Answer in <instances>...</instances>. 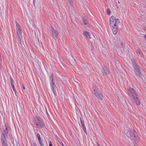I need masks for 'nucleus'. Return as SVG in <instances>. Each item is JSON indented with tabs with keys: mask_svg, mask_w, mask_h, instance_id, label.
<instances>
[{
	"mask_svg": "<svg viewBox=\"0 0 146 146\" xmlns=\"http://www.w3.org/2000/svg\"><path fill=\"white\" fill-rule=\"evenodd\" d=\"M33 123L36 125V127L39 129L43 128L45 126V124L42 119L39 116H37L35 118Z\"/></svg>",
	"mask_w": 146,
	"mask_h": 146,
	"instance_id": "f257e3e1",
	"label": "nucleus"
},
{
	"mask_svg": "<svg viewBox=\"0 0 146 146\" xmlns=\"http://www.w3.org/2000/svg\"><path fill=\"white\" fill-rule=\"evenodd\" d=\"M92 88L93 90L92 94L94 95L99 100H103L104 98L103 96L102 93H101L100 91L98 90V88L95 85L93 84Z\"/></svg>",
	"mask_w": 146,
	"mask_h": 146,
	"instance_id": "f03ea898",
	"label": "nucleus"
},
{
	"mask_svg": "<svg viewBox=\"0 0 146 146\" xmlns=\"http://www.w3.org/2000/svg\"><path fill=\"white\" fill-rule=\"evenodd\" d=\"M133 66L134 68V71L136 75L139 76L141 75V73L139 68L137 65L136 62H133Z\"/></svg>",
	"mask_w": 146,
	"mask_h": 146,
	"instance_id": "7ed1b4c3",
	"label": "nucleus"
},
{
	"mask_svg": "<svg viewBox=\"0 0 146 146\" xmlns=\"http://www.w3.org/2000/svg\"><path fill=\"white\" fill-rule=\"evenodd\" d=\"M130 133V137L131 139L136 141L137 139H139V137L137 135V133L133 129H132Z\"/></svg>",
	"mask_w": 146,
	"mask_h": 146,
	"instance_id": "20e7f679",
	"label": "nucleus"
},
{
	"mask_svg": "<svg viewBox=\"0 0 146 146\" xmlns=\"http://www.w3.org/2000/svg\"><path fill=\"white\" fill-rule=\"evenodd\" d=\"M110 25L111 27H113L115 26V27H117V22H119V19H110Z\"/></svg>",
	"mask_w": 146,
	"mask_h": 146,
	"instance_id": "39448f33",
	"label": "nucleus"
},
{
	"mask_svg": "<svg viewBox=\"0 0 146 146\" xmlns=\"http://www.w3.org/2000/svg\"><path fill=\"white\" fill-rule=\"evenodd\" d=\"M128 93L129 96H131L133 98L134 97H135L137 95L135 91L133 89L131 88H129L128 89Z\"/></svg>",
	"mask_w": 146,
	"mask_h": 146,
	"instance_id": "423d86ee",
	"label": "nucleus"
},
{
	"mask_svg": "<svg viewBox=\"0 0 146 146\" xmlns=\"http://www.w3.org/2000/svg\"><path fill=\"white\" fill-rule=\"evenodd\" d=\"M102 74L103 75H107L109 74V70L104 65L102 66V68L101 69Z\"/></svg>",
	"mask_w": 146,
	"mask_h": 146,
	"instance_id": "0eeeda50",
	"label": "nucleus"
},
{
	"mask_svg": "<svg viewBox=\"0 0 146 146\" xmlns=\"http://www.w3.org/2000/svg\"><path fill=\"white\" fill-rule=\"evenodd\" d=\"M132 102L134 104L137 105H139L141 104L140 101L137 95L135 97H134L132 99Z\"/></svg>",
	"mask_w": 146,
	"mask_h": 146,
	"instance_id": "6e6552de",
	"label": "nucleus"
},
{
	"mask_svg": "<svg viewBox=\"0 0 146 146\" xmlns=\"http://www.w3.org/2000/svg\"><path fill=\"white\" fill-rule=\"evenodd\" d=\"M51 30L52 32V35L54 39L56 40L57 38L58 32L56 30L54 29L52 27H51Z\"/></svg>",
	"mask_w": 146,
	"mask_h": 146,
	"instance_id": "1a4fd4ad",
	"label": "nucleus"
},
{
	"mask_svg": "<svg viewBox=\"0 0 146 146\" xmlns=\"http://www.w3.org/2000/svg\"><path fill=\"white\" fill-rule=\"evenodd\" d=\"M1 141L2 146H8L6 139L2 138V137H1Z\"/></svg>",
	"mask_w": 146,
	"mask_h": 146,
	"instance_id": "9d476101",
	"label": "nucleus"
},
{
	"mask_svg": "<svg viewBox=\"0 0 146 146\" xmlns=\"http://www.w3.org/2000/svg\"><path fill=\"white\" fill-rule=\"evenodd\" d=\"M8 132L9 131L8 129H5V130H3L1 136L2 137V138L6 139V137Z\"/></svg>",
	"mask_w": 146,
	"mask_h": 146,
	"instance_id": "9b49d317",
	"label": "nucleus"
},
{
	"mask_svg": "<svg viewBox=\"0 0 146 146\" xmlns=\"http://www.w3.org/2000/svg\"><path fill=\"white\" fill-rule=\"evenodd\" d=\"M51 87V89L52 90L53 93L54 95H56V85L55 84V83L54 84H50Z\"/></svg>",
	"mask_w": 146,
	"mask_h": 146,
	"instance_id": "f8f14e48",
	"label": "nucleus"
},
{
	"mask_svg": "<svg viewBox=\"0 0 146 146\" xmlns=\"http://www.w3.org/2000/svg\"><path fill=\"white\" fill-rule=\"evenodd\" d=\"M80 122H81V124H82V125L83 127L84 131L85 133H86L87 132L86 131V128L85 127L84 125V123L83 122V121H82L81 117H80Z\"/></svg>",
	"mask_w": 146,
	"mask_h": 146,
	"instance_id": "ddd939ff",
	"label": "nucleus"
},
{
	"mask_svg": "<svg viewBox=\"0 0 146 146\" xmlns=\"http://www.w3.org/2000/svg\"><path fill=\"white\" fill-rule=\"evenodd\" d=\"M53 74L52 73H51L49 77L50 79V84H54V79L53 78Z\"/></svg>",
	"mask_w": 146,
	"mask_h": 146,
	"instance_id": "4468645a",
	"label": "nucleus"
},
{
	"mask_svg": "<svg viewBox=\"0 0 146 146\" xmlns=\"http://www.w3.org/2000/svg\"><path fill=\"white\" fill-rule=\"evenodd\" d=\"M111 27V29L114 35H116L117 32V27Z\"/></svg>",
	"mask_w": 146,
	"mask_h": 146,
	"instance_id": "2eb2a0df",
	"label": "nucleus"
},
{
	"mask_svg": "<svg viewBox=\"0 0 146 146\" xmlns=\"http://www.w3.org/2000/svg\"><path fill=\"white\" fill-rule=\"evenodd\" d=\"M16 30L17 37H19L20 36H21V34L22 33V32L21 29L17 28Z\"/></svg>",
	"mask_w": 146,
	"mask_h": 146,
	"instance_id": "dca6fc26",
	"label": "nucleus"
},
{
	"mask_svg": "<svg viewBox=\"0 0 146 146\" xmlns=\"http://www.w3.org/2000/svg\"><path fill=\"white\" fill-rule=\"evenodd\" d=\"M18 40L19 42L20 43L21 46H22V44H23V43L21 41L22 36H20L19 37H17Z\"/></svg>",
	"mask_w": 146,
	"mask_h": 146,
	"instance_id": "f3484780",
	"label": "nucleus"
},
{
	"mask_svg": "<svg viewBox=\"0 0 146 146\" xmlns=\"http://www.w3.org/2000/svg\"><path fill=\"white\" fill-rule=\"evenodd\" d=\"M72 1H69V4L70 5L69 7V9H70V11H71L73 9V4L72 3Z\"/></svg>",
	"mask_w": 146,
	"mask_h": 146,
	"instance_id": "a211bd4d",
	"label": "nucleus"
},
{
	"mask_svg": "<svg viewBox=\"0 0 146 146\" xmlns=\"http://www.w3.org/2000/svg\"><path fill=\"white\" fill-rule=\"evenodd\" d=\"M84 35L87 38H88L90 36L89 33L86 31L84 32Z\"/></svg>",
	"mask_w": 146,
	"mask_h": 146,
	"instance_id": "6ab92c4d",
	"label": "nucleus"
},
{
	"mask_svg": "<svg viewBox=\"0 0 146 146\" xmlns=\"http://www.w3.org/2000/svg\"><path fill=\"white\" fill-rule=\"evenodd\" d=\"M132 129H130L127 131V132H126V135L128 137H130V133L131 132Z\"/></svg>",
	"mask_w": 146,
	"mask_h": 146,
	"instance_id": "aec40b11",
	"label": "nucleus"
},
{
	"mask_svg": "<svg viewBox=\"0 0 146 146\" xmlns=\"http://www.w3.org/2000/svg\"><path fill=\"white\" fill-rule=\"evenodd\" d=\"M19 143L16 140H15V141H14L13 143V145L14 146H19Z\"/></svg>",
	"mask_w": 146,
	"mask_h": 146,
	"instance_id": "412c9836",
	"label": "nucleus"
},
{
	"mask_svg": "<svg viewBox=\"0 0 146 146\" xmlns=\"http://www.w3.org/2000/svg\"><path fill=\"white\" fill-rule=\"evenodd\" d=\"M57 140L62 145V146H64V145L63 144V143L62 142L61 139H60L58 137H57Z\"/></svg>",
	"mask_w": 146,
	"mask_h": 146,
	"instance_id": "4be33fe9",
	"label": "nucleus"
},
{
	"mask_svg": "<svg viewBox=\"0 0 146 146\" xmlns=\"http://www.w3.org/2000/svg\"><path fill=\"white\" fill-rule=\"evenodd\" d=\"M16 24V29L17 28L21 29V27L20 25L17 22L15 21Z\"/></svg>",
	"mask_w": 146,
	"mask_h": 146,
	"instance_id": "5701e85b",
	"label": "nucleus"
},
{
	"mask_svg": "<svg viewBox=\"0 0 146 146\" xmlns=\"http://www.w3.org/2000/svg\"><path fill=\"white\" fill-rule=\"evenodd\" d=\"M106 12L107 13V15H110V13H111V11L110 9L108 8L107 9Z\"/></svg>",
	"mask_w": 146,
	"mask_h": 146,
	"instance_id": "b1692460",
	"label": "nucleus"
},
{
	"mask_svg": "<svg viewBox=\"0 0 146 146\" xmlns=\"http://www.w3.org/2000/svg\"><path fill=\"white\" fill-rule=\"evenodd\" d=\"M10 80L11 85H13V84H14L13 83L14 82L11 76L10 77Z\"/></svg>",
	"mask_w": 146,
	"mask_h": 146,
	"instance_id": "393cba45",
	"label": "nucleus"
},
{
	"mask_svg": "<svg viewBox=\"0 0 146 146\" xmlns=\"http://www.w3.org/2000/svg\"><path fill=\"white\" fill-rule=\"evenodd\" d=\"M11 86H12V87L13 88V90L15 92L16 95V90L15 89V87L14 86V84H13V85H11Z\"/></svg>",
	"mask_w": 146,
	"mask_h": 146,
	"instance_id": "a878e982",
	"label": "nucleus"
},
{
	"mask_svg": "<svg viewBox=\"0 0 146 146\" xmlns=\"http://www.w3.org/2000/svg\"><path fill=\"white\" fill-rule=\"evenodd\" d=\"M86 19H83V21L84 23V25H86L87 23V20H86Z\"/></svg>",
	"mask_w": 146,
	"mask_h": 146,
	"instance_id": "bb28decb",
	"label": "nucleus"
},
{
	"mask_svg": "<svg viewBox=\"0 0 146 146\" xmlns=\"http://www.w3.org/2000/svg\"><path fill=\"white\" fill-rule=\"evenodd\" d=\"M39 141V143L40 145L41 146H44V144L43 143H42V141L41 140L40 141Z\"/></svg>",
	"mask_w": 146,
	"mask_h": 146,
	"instance_id": "cd10ccee",
	"label": "nucleus"
},
{
	"mask_svg": "<svg viewBox=\"0 0 146 146\" xmlns=\"http://www.w3.org/2000/svg\"><path fill=\"white\" fill-rule=\"evenodd\" d=\"M37 135L38 139L40 137V135L39 133H37Z\"/></svg>",
	"mask_w": 146,
	"mask_h": 146,
	"instance_id": "c85d7f7f",
	"label": "nucleus"
},
{
	"mask_svg": "<svg viewBox=\"0 0 146 146\" xmlns=\"http://www.w3.org/2000/svg\"><path fill=\"white\" fill-rule=\"evenodd\" d=\"M49 146H53L52 142L50 141L49 142Z\"/></svg>",
	"mask_w": 146,
	"mask_h": 146,
	"instance_id": "c756f323",
	"label": "nucleus"
},
{
	"mask_svg": "<svg viewBox=\"0 0 146 146\" xmlns=\"http://www.w3.org/2000/svg\"><path fill=\"white\" fill-rule=\"evenodd\" d=\"M33 146H37V145L36 143H33Z\"/></svg>",
	"mask_w": 146,
	"mask_h": 146,
	"instance_id": "7c9ffc66",
	"label": "nucleus"
},
{
	"mask_svg": "<svg viewBox=\"0 0 146 146\" xmlns=\"http://www.w3.org/2000/svg\"><path fill=\"white\" fill-rule=\"evenodd\" d=\"M121 47L123 48V42H121Z\"/></svg>",
	"mask_w": 146,
	"mask_h": 146,
	"instance_id": "2f4dec72",
	"label": "nucleus"
},
{
	"mask_svg": "<svg viewBox=\"0 0 146 146\" xmlns=\"http://www.w3.org/2000/svg\"><path fill=\"white\" fill-rule=\"evenodd\" d=\"M144 29L146 31V25H145V27H143Z\"/></svg>",
	"mask_w": 146,
	"mask_h": 146,
	"instance_id": "473e14b6",
	"label": "nucleus"
},
{
	"mask_svg": "<svg viewBox=\"0 0 146 146\" xmlns=\"http://www.w3.org/2000/svg\"><path fill=\"white\" fill-rule=\"evenodd\" d=\"M38 141H40L41 140V137L38 138Z\"/></svg>",
	"mask_w": 146,
	"mask_h": 146,
	"instance_id": "72a5a7b5",
	"label": "nucleus"
},
{
	"mask_svg": "<svg viewBox=\"0 0 146 146\" xmlns=\"http://www.w3.org/2000/svg\"><path fill=\"white\" fill-rule=\"evenodd\" d=\"M39 46L40 47H41L42 46V43H41V44H39Z\"/></svg>",
	"mask_w": 146,
	"mask_h": 146,
	"instance_id": "f704fd0d",
	"label": "nucleus"
},
{
	"mask_svg": "<svg viewBox=\"0 0 146 146\" xmlns=\"http://www.w3.org/2000/svg\"><path fill=\"white\" fill-rule=\"evenodd\" d=\"M97 144L98 145V146H100V144L98 143V142H97Z\"/></svg>",
	"mask_w": 146,
	"mask_h": 146,
	"instance_id": "c9c22d12",
	"label": "nucleus"
},
{
	"mask_svg": "<svg viewBox=\"0 0 146 146\" xmlns=\"http://www.w3.org/2000/svg\"><path fill=\"white\" fill-rule=\"evenodd\" d=\"M23 88L24 89H25V87L24 86V85L23 84Z\"/></svg>",
	"mask_w": 146,
	"mask_h": 146,
	"instance_id": "e433bc0d",
	"label": "nucleus"
},
{
	"mask_svg": "<svg viewBox=\"0 0 146 146\" xmlns=\"http://www.w3.org/2000/svg\"><path fill=\"white\" fill-rule=\"evenodd\" d=\"M5 129H8V128H7L8 127L7 126H6L5 125Z\"/></svg>",
	"mask_w": 146,
	"mask_h": 146,
	"instance_id": "4c0bfd02",
	"label": "nucleus"
},
{
	"mask_svg": "<svg viewBox=\"0 0 146 146\" xmlns=\"http://www.w3.org/2000/svg\"><path fill=\"white\" fill-rule=\"evenodd\" d=\"M69 1H73L74 0H68Z\"/></svg>",
	"mask_w": 146,
	"mask_h": 146,
	"instance_id": "58836bf2",
	"label": "nucleus"
},
{
	"mask_svg": "<svg viewBox=\"0 0 146 146\" xmlns=\"http://www.w3.org/2000/svg\"><path fill=\"white\" fill-rule=\"evenodd\" d=\"M113 16H111L110 18H112L113 17Z\"/></svg>",
	"mask_w": 146,
	"mask_h": 146,
	"instance_id": "ea45409f",
	"label": "nucleus"
},
{
	"mask_svg": "<svg viewBox=\"0 0 146 146\" xmlns=\"http://www.w3.org/2000/svg\"><path fill=\"white\" fill-rule=\"evenodd\" d=\"M144 37L146 39V35L144 36Z\"/></svg>",
	"mask_w": 146,
	"mask_h": 146,
	"instance_id": "a19ab883",
	"label": "nucleus"
},
{
	"mask_svg": "<svg viewBox=\"0 0 146 146\" xmlns=\"http://www.w3.org/2000/svg\"><path fill=\"white\" fill-rule=\"evenodd\" d=\"M119 44H118L117 45H116V47L117 48L119 46Z\"/></svg>",
	"mask_w": 146,
	"mask_h": 146,
	"instance_id": "79ce46f5",
	"label": "nucleus"
},
{
	"mask_svg": "<svg viewBox=\"0 0 146 146\" xmlns=\"http://www.w3.org/2000/svg\"><path fill=\"white\" fill-rule=\"evenodd\" d=\"M117 2H118V3L120 4V2L119 1H117Z\"/></svg>",
	"mask_w": 146,
	"mask_h": 146,
	"instance_id": "37998d69",
	"label": "nucleus"
},
{
	"mask_svg": "<svg viewBox=\"0 0 146 146\" xmlns=\"http://www.w3.org/2000/svg\"><path fill=\"white\" fill-rule=\"evenodd\" d=\"M35 1V0H33V4H34V5H35V4H34Z\"/></svg>",
	"mask_w": 146,
	"mask_h": 146,
	"instance_id": "c03bdc74",
	"label": "nucleus"
},
{
	"mask_svg": "<svg viewBox=\"0 0 146 146\" xmlns=\"http://www.w3.org/2000/svg\"><path fill=\"white\" fill-rule=\"evenodd\" d=\"M133 145H134V146H136L135 144H133Z\"/></svg>",
	"mask_w": 146,
	"mask_h": 146,
	"instance_id": "a18cd8bd",
	"label": "nucleus"
},
{
	"mask_svg": "<svg viewBox=\"0 0 146 146\" xmlns=\"http://www.w3.org/2000/svg\"><path fill=\"white\" fill-rule=\"evenodd\" d=\"M118 5V3H116V5Z\"/></svg>",
	"mask_w": 146,
	"mask_h": 146,
	"instance_id": "49530a36",
	"label": "nucleus"
},
{
	"mask_svg": "<svg viewBox=\"0 0 146 146\" xmlns=\"http://www.w3.org/2000/svg\"><path fill=\"white\" fill-rule=\"evenodd\" d=\"M55 137H56V138H57V136H55Z\"/></svg>",
	"mask_w": 146,
	"mask_h": 146,
	"instance_id": "de8ad7c7",
	"label": "nucleus"
},
{
	"mask_svg": "<svg viewBox=\"0 0 146 146\" xmlns=\"http://www.w3.org/2000/svg\"><path fill=\"white\" fill-rule=\"evenodd\" d=\"M113 28H114V27H115V26H113Z\"/></svg>",
	"mask_w": 146,
	"mask_h": 146,
	"instance_id": "09e8293b",
	"label": "nucleus"
},
{
	"mask_svg": "<svg viewBox=\"0 0 146 146\" xmlns=\"http://www.w3.org/2000/svg\"><path fill=\"white\" fill-rule=\"evenodd\" d=\"M145 43H146V42H145Z\"/></svg>",
	"mask_w": 146,
	"mask_h": 146,
	"instance_id": "8fccbe9b",
	"label": "nucleus"
},
{
	"mask_svg": "<svg viewBox=\"0 0 146 146\" xmlns=\"http://www.w3.org/2000/svg\"><path fill=\"white\" fill-rule=\"evenodd\" d=\"M64 146H65L64 145Z\"/></svg>",
	"mask_w": 146,
	"mask_h": 146,
	"instance_id": "3c124183",
	"label": "nucleus"
}]
</instances>
